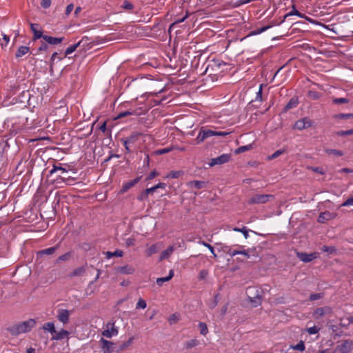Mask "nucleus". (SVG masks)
Masks as SVG:
<instances>
[{
    "label": "nucleus",
    "mask_w": 353,
    "mask_h": 353,
    "mask_svg": "<svg viewBox=\"0 0 353 353\" xmlns=\"http://www.w3.org/2000/svg\"><path fill=\"white\" fill-rule=\"evenodd\" d=\"M35 319H29L27 321L14 324L7 328V330L12 336H18L21 334L27 333L36 326Z\"/></svg>",
    "instance_id": "f257e3e1"
},
{
    "label": "nucleus",
    "mask_w": 353,
    "mask_h": 353,
    "mask_svg": "<svg viewBox=\"0 0 353 353\" xmlns=\"http://www.w3.org/2000/svg\"><path fill=\"white\" fill-rule=\"evenodd\" d=\"M228 132L216 131L212 130H204L203 128L200 130L199 135L196 137L198 143L203 142L205 139L212 136L225 137L229 134Z\"/></svg>",
    "instance_id": "f03ea898"
},
{
    "label": "nucleus",
    "mask_w": 353,
    "mask_h": 353,
    "mask_svg": "<svg viewBox=\"0 0 353 353\" xmlns=\"http://www.w3.org/2000/svg\"><path fill=\"white\" fill-rule=\"evenodd\" d=\"M353 349V342L345 340L342 344L338 345L334 350V353H348Z\"/></svg>",
    "instance_id": "7ed1b4c3"
},
{
    "label": "nucleus",
    "mask_w": 353,
    "mask_h": 353,
    "mask_svg": "<svg viewBox=\"0 0 353 353\" xmlns=\"http://www.w3.org/2000/svg\"><path fill=\"white\" fill-rule=\"evenodd\" d=\"M270 198H273L272 194H255L248 200L249 204H262L269 201Z\"/></svg>",
    "instance_id": "20e7f679"
},
{
    "label": "nucleus",
    "mask_w": 353,
    "mask_h": 353,
    "mask_svg": "<svg viewBox=\"0 0 353 353\" xmlns=\"http://www.w3.org/2000/svg\"><path fill=\"white\" fill-rule=\"evenodd\" d=\"M140 135H141L140 133L133 132L128 137L123 138V139H121V141L123 143V145H124L127 152H131V150H130V149L129 148V145L130 144L134 143L138 140L139 137Z\"/></svg>",
    "instance_id": "39448f33"
},
{
    "label": "nucleus",
    "mask_w": 353,
    "mask_h": 353,
    "mask_svg": "<svg viewBox=\"0 0 353 353\" xmlns=\"http://www.w3.org/2000/svg\"><path fill=\"white\" fill-rule=\"evenodd\" d=\"M100 343L101 344L103 353H112L116 352V350L118 347L115 346V344L113 342L105 340L103 338L100 339Z\"/></svg>",
    "instance_id": "423d86ee"
},
{
    "label": "nucleus",
    "mask_w": 353,
    "mask_h": 353,
    "mask_svg": "<svg viewBox=\"0 0 353 353\" xmlns=\"http://www.w3.org/2000/svg\"><path fill=\"white\" fill-rule=\"evenodd\" d=\"M66 112L67 110L65 107L59 106V108H57L50 114L51 119L55 121L62 120L63 119V117L65 115Z\"/></svg>",
    "instance_id": "0eeeda50"
},
{
    "label": "nucleus",
    "mask_w": 353,
    "mask_h": 353,
    "mask_svg": "<svg viewBox=\"0 0 353 353\" xmlns=\"http://www.w3.org/2000/svg\"><path fill=\"white\" fill-rule=\"evenodd\" d=\"M230 154H223L218 157L212 159L209 165L210 167H213L216 165H221L228 163L230 159Z\"/></svg>",
    "instance_id": "6e6552de"
},
{
    "label": "nucleus",
    "mask_w": 353,
    "mask_h": 353,
    "mask_svg": "<svg viewBox=\"0 0 353 353\" xmlns=\"http://www.w3.org/2000/svg\"><path fill=\"white\" fill-rule=\"evenodd\" d=\"M312 125V121L307 117H304L303 119L298 120L294 125V128L302 130L306 128H308Z\"/></svg>",
    "instance_id": "1a4fd4ad"
},
{
    "label": "nucleus",
    "mask_w": 353,
    "mask_h": 353,
    "mask_svg": "<svg viewBox=\"0 0 353 353\" xmlns=\"http://www.w3.org/2000/svg\"><path fill=\"white\" fill-rule=\"evenodd\" d=\"M332 313V310L330 307L325 306L322 307H318L316 308L314 313H313V317L316 319H319L321 316H323L326 314H330Z\"/></svg>",
    "instance_id": "9d476101"
},
{
    "label": "nucleus",
    "mask_w": 353,
    "mask_h": 353,
    "mask_svg": "<svg viewBox=\"0 0 353 353\" xmlns=\"http://www.w3.org/2000/svg\"><path fill=\"white\" fill-rule=\"evenodd\" d=\"M57 319L63 324H66L69 321L70 311L65 309H59L57 311Z\"/></svg>",
    "instance_id": "9b49d317"
},
{
    "label": "nucleus",
    "mask_w": 353,
    "mask_h": 353,
    "mask_svg": "<svg viewBox=\"0 0 353 353\" xmlns=\"http://www.w3.org/2000/svg\"><path fill=\"white\" fill-rule=\"evenodd\" d=\"M319 254L316 252H313L310 254H307L305 252H298L297 256L298 258L303 262L307 263L310 262L312 260L317 258Z\"/></svg>",
    "instance_id": "f8f14e48"
},
{
    "label": "nucleus",
    "mask_w": 353,
    "mask_h": 353,
    "mask_svg": "<svg viewBox=\"0 0 353 353\" xmlns=\"http://www.w3.org/2000/svg\"><path fill=\"white\" fill-rule=\"evenodd\" d=\"M108 329L103 331L102 335L107 338H111L112 336L118 334V329L114 327V323H108L107 324Z\"/></svg>",
    "instance_id": "ddd939ff"
},
{
    "label": "nucleus",
    "mask_w": 353,
    "mask_h": 353,
    "mask_svg": "<svg viewBox=\"0 0 353 353\" xmlns=\"http://www.w3.org/2000/svg\"><path fill=\"white\" fill-rule=\"evenodd\" d=\"M59 245L57 244L54 247H51L47 249L39 250L37 252V257L42 256L43 255H53L56 253Z\"/></svg>",
    "instance_id": "4468645a"
},
{
    "label": "nucleus",
    "mask_w": 353,
    "mask_h": 353,
    "mask_svg": "<svg viewBox=\"0 0 353 353\" xmlns=\"http://www.w3.org/2000/svg\"><path fill=\"white\" fill-rule=\"evenodd\" d=\"M335 217V214L334 213L330 212L328 211H325L324 212H321L319 217L318 221L319 223H325L327 221L331 220Z\"/></svg>",
    "instance_id": "2eb2a0df"
},
{
    "label": "nucleus",
    "mask_w": 353,
    "mask_h": 353,
    "mask_svg": "<svg viewBox=\"0 0 353 353\" xmlns=\"http://www.w3.org/2000/svg\"><path fill=\"white\" fill-rule=\"evenodd\" d=\"M86 272V265L80 266L73 270L69 274L68 276L72 278L74 276H82Z\"/></svg>",
    "instance_id": "dca6fc26"
},
{
    "label": "nucleus",
    "mask_w": 353,
    "mask_h": 353,
    "mask_svg": "<svg viewBox=\"0 0 353 353\" xmlns=\"http://www.w3.org/2000/svg\"><path fill=\"white\" fill-rule=\"evenodd\" d=\"M69 334L70 333L68 331L62 329L59 332L56 331V332L52 335L51 340H62L64 338H68Z\"/></svg>",
    "instance_id": "f3484780"
},
{
    "label": "nucleus",
    "mask_w": 353,
    "mask_h": 353,
    "mask_svg": "<svg viewBox=\"0 0 353 353\" xmlns=\"http://www.w3.org/2000/svg\"><path fill=\"white\" fill-rule=\"evenodd\" d=\"M117 271L123 274H131L134 272L135 270L132 266L126 265L117 267Z\"/></svg>",
    "instance_id": "a211bd4d"
},
{
    "label": "nucleus",
    "mask_w": 353,
    "mask_h": 353,
    "mask_svg": "<svg viewBox=\"0 0 353 353\" xmlns=\"http://www.w3.org/2000/svg\"><path fill=\"white\" fill-rule=\"evenodd\" d=\"M139 180L140 177H137L136 179L124 183L121 190V192L123 193L127 192L129 189L134 186L139 181Z\"/></svg>",
    "instance_id": "6ab92c4d"
},
{
    "label": "nucleus",
    "mask_w": 353,
    "mask_h": 353,
    "mask_svg": "<svg viewBox=\"0 0 353 353\" xmlns=\"http://www.w3.org/2000/svg\"><path fill=\"white\" fill-rule=\"evenodd\" d=\"M43 39L48 43L51 44V45H57V44L61 43L62 41L63 40V37L57 38V37H52L48 36V35H44V37H43Z\"/></svg>",
    "instance_id": "aec40b11"
},
{
    "label": "nucleus",
    "mask_w": 353,
    "mask_h": 353,
    "mask_svg": "<svg viewBox=\"0 0 353 353\" xmlns=\"http://www.w3.org/2000/svg\"><path fill=\"white\" fill-rule=\"evenodd\" d=\"M174 250V246H169L165 250L163 251L160 255L159 261L168 259Z\"/></svg>",
    "instance_id": "412c9836"
},
{
    "label": "nucleus",
    "mask_w": 353,
    "mask_h": 353,
    "mask_svg": "<svg viewBox=\"0 0 353 353\" xmlns=\"http://www.w3.org/2000/svg\"><path fill=\"white\" fill-rule=\"evenodd\" d=\"M133 340L134 337L132 336L128 341L123 342L117 347V349L116 350V352L119 353L120 352L123 351L124 350L129 347L132 345Z\"/></svg>",
    "instance_id": "4be33fe9"
},
{
    "label": "nucleus",
    "mask_w": 353,
    "mask_h": 353,
    "mask_svg": "<svg viewBox=\"0 0 353 353\" xmlns=\"http://www.w3.org/2000/svg\"><path fill=\"white\" fill-rule=\"evenodd\" d=\"M174 276V271L171 270L169 272V275L165 277H161L157 279V284L159 286H161L164 282L169 281Z\"/></svg>",
    "instance_id": "5701e85b"
},
{
    "label": "nucleus",
    "mask_w": 353,
    "mask_h": 353,
    "mask_svg": "<svg viewBox=\"0 0 353 353\" xmlns=\"http://www.w3.org/2000/svg\"><path fill=\"white\" fill-rule=\"evenodd\" d=\"M30 51V48L28 46H20L16 52L15 56L17 58L21 57L26 54Z\"/></svg>",
    "instance_id": "b1692460"
},
{
    "label": "nucleus",
    "mask_w": 353,
    "mask_h": 353,
    "mask_svg": "<svg viewBox=\"0 0 353 353\" xmlns=\"http://www.w3.org/2000/svg\"><path fill=\"white\" fill-rule=\"evenodd\" d=\"M246 294L248 299L256 296V295H260L259 290L254 287H249L247 288Z\"/></svg>",
    "instance_id": "393cba45"
},
{
    "label": "nucleus",
    "mask_w": 353,
    "mask_h": 353,
    "mask_svg": "<svg viewBox=\"0 0 353 353\" xmlns=\"http://www.w3.org/2000/svg\"><path fill=\"white\" fill-rule=\"evenodd\" d=\"M43 330L48 331L50 332L51 334H54V332H56L54 324L52 322H48L45 323L42 327Z\"/></svg>",
    "instance_id": "a878e982"
},
{
    "label": "nucleus",
    "mask_w": 353,
    "mask_h": 353,
    "mask_svg": "<svg viewBox=\"0 0 353 353\" xmlns=\"http://www.w3.org/2000/svg\"><path fill=\"white\" fill-rule=\"evenodd\" d=\"M190 185L197 190H200L206 186V182L203 181H192L190 182Z\"/></svg>",
    "instance_id": "bb28decb"
},
{
    "label": "nucleus",
    "mask_w": 353,
    "mask_h": 353,
    "mask_svg": "<svg viewBox=\"0 0 353 353\" xmlns=\"http://www.w3.org/2000/svg\"><path fill=\"white\" fill-rule=\"evenodd\" d=\"M292 15H297L298 17H299L301 18H304V19L309 20L307 17H306L305 14H301L298 10H296L294 6H293V10L291 12H290L289 13L286 14L284 16V18L286 19L287 17L292 16Z\"/></svg>",
    "instance_id": "cd10ccee"
},
{
    "label": "nucleus",
    "mask_w": 353,
    "mask_h": 353,
    "mask_svg": "<svg viewBox=\"0 0 353 353\" xmlns=\"http://www.w3.org/2000/svg\"><path fill=\"white\" fill-rule=\"evenodd\" d=\"M123 254V252L121 250H116L114 252H106L105 255L107 259H110L112 256L121 257Z\"/></svg>",
    "instance_id": "c85d7f7f"
},
{
    "label": "nucleus",
    "mask_w": 353,
    "mask_h": 353,
    "mask_svg": "<svg viewBox=\"0 0 353 353\" xmlns=\"http://www.w3.org/2000/svg\"><path fill=\"white\" fill-rule=\"evenodd\" d=\"M72 257V254L71 252H66L61 256H59L55 261V263H59L61 261H68L71 259Z\"/></svg>",
    "instance_id": "c756f323"
},
{
    "label": "nucleus",
    "mask_w": 353,
    "mask_h": 353,
    "mask_svg": "<svg viewBox=\"0 0 353 353\" xmlns=\"http://www.w3.org/2000/svg\"><path fill=\"white\" fill-rule=\"evenodd\" d=\"M249 300L250 302L252 304V306L257 307L261 303L262 296L261 295H256V296L249 299Z\"/></svg>",
    "instance_id": "7c9ffc66"
},
{
    "label": "nucleus",
    "mask_w": 353,
    "mask_h": 353,
    "mask_svg": "<svg viewBox=\"0 0 353 353\" xmlns=\"http://www.w3.org/2000/svg\"><path fill=\"white\" fill-rule=\"evenodd\" d=\"M199 343V341L197 339H191L185 343V347L186 349H190L193 347L198 345Z\"/></svg>",
    "instance_id": "2f4dec72"
},
{
    "label": "nucleus",
    "mask_w": 353,
    "mask_h": 353,
    "mask_svg": "<svg viewBox=\"0 0 353 353\" xmlns=\"http://www.w3.org/2000/svg\"><path fill=\"white\" fill-rule=\"evenodd\" d=\"M321 250L322 252H327L329 254H334V253H335L336 252V248L334 247H333V246L323 245L321 248Z\"/></svg>",
    "instance_id": "473e14b6"
},
{
    "label": "nucleus",
    "mask_w": 353,
    "mask_h": 353,
    "mask_svg": "<svg viewBox=\"0 0 353 353\" xmlns=\"http://www.w3.org/2000/svg\"><path fill=\"white\" fill-rule=\"evenodd\" d=\"M325 152L329 155L333 154L338 157H341L343 155V152L342 151L335 149H327L325 150Z\"/></svg>",
    "instance_id": "72a5a7b5"
},
{
    "label": "nucleus",
    "mask_w": 353,
    "mask_h": 353,
    "mask_svg": "<svg viewBox=\"0 0 353 353\" xmlns=\"http://www.w3.org/2000/svg\"><path fill=\"white\" fill-rule=\"evenodd\" d=\"M80 46V42L77 43L76 44L72 45L70 47H68L65 51V56H67L71 53H72L74 51L76 50V49L78 48V46Z\"/></svg>",
    "instance_id": "f704fd0d"
},
{
    "label": "nucleus",
    "mask_w": 353,
    "mask_h": 353,
    "mask_svg": "<svg viewBox=\"0 0 353 353\" xmlns=\"http://www.w3.org/2000/svg\"><path fill=\"white\" fill-rule=\"evenodd\" d=\"M251 148H252V145H247L241 146V147L238 148L234 151V153L236 154H239L243 153V152H244L245 151H248V150H250Z\"/></svg>",
    "instance_id": "c9c22d12"
},
{
    "label": "nucleus",
    "mask_w": 353,
    "mask_h": 353,
    "mask_svg": "<svg viewBox=\"0 0 353 353\" xmlns=\"http://www.w3.org/2000/svg\"><path fill=\"white\" fill-rule=\"evenodd\" d=\"M199 327L200 329L201 334L205 336L208 332V329L206 323H203V322H200L199 324Z\"/></svg>",
    "instance_id": "e433bc0d"
},
{
    "label": "nucleus",
    "mask_w": 353,
    "mask_h": 353,
    "mask_svg": "<svg viewBox=\"0 0 353 353\" xmlns=\"http://www.w3.org/2000/svg\"><path fill=\"white\" fill-rule=\"evenodd\" d=\"M182 174H183V172L181 171V170H179V171H171L170 172H169L168 174L167 177L168 178H172V179L179 178Z\"/></svg>",
    "instance_id": "4c0bfd02"
},
{
    "label": "nucleus",
    "mask_w": 353,
    "mask_h": 353,
    "mask_svg": "<svg viewBox=\"0 0 353 353\" xmlns=\"http://www.w3.org/2000/svg\"><path fill=\"white\" fill-rule=\"evenodd\" d=\"M284 152H285V150H278L276 152H274L272 155L268 156V160L274 159L277 158L278 157H279L280 155H281L282 154H283Z\"/></svg>",
    "instance_id": "58836bf2"
},
{
    "label": "nucleus",
    "mask_w": 353,
    "mask_h": 353,
    "mask_svg": "<svg viewBox=\"0 0 353 353\" xmlns=\"http://www.w3.org/2000/svg\"><path fill=\"white\" fill-rule=\"evenodd\" d=\"M159 249L157 244L152 245L148 250V255L151 256L154 253L158 252Z\"/></svg>",
    "instance_id": "ea45409f"
},
{
    "label": "nucleus",
    "mask_w": 353,
    "mask_h": 353,
    "mask_svg": "<svg viewBox=\"0 0 353 353\" xmlns=\"http://www.w3.org/2000/svg\"><path fill=\"white\" fill-rule=\"evenodd\" d=\"M174 149V147H173V146L160 149V150H158L156 151V154H165V153L172 151Z\"/></svg>",
    "instance_id": "a19ab883"
},
{
    "label": "nucleus",
    "mask_w": 353,
    "mask_h": 353,
    "mask_svg": "<svg viewBox=\"0 0 353 353\" xmlns=\"http://www.w3.org/2000/svg\"><path fill=\"white\" fill-rule=\"evenodd\" d=\"M292 349L299 350V351H303L305 350V344L303 341H300L298 344H296L294 346L292 347Z\"/></svg>",
    "instance_id": "79ce46f5"
},
{
    "label": "nucleus",
    "mask_w": 353,
    "mask_h": 353,
    "mask_svg": "<svg viewBox=\"0 0 353 353\" xmlns=\"http://www.w3.org/2000/svg\"><path fill=\"white\" fill-rule=\"evenodd\" d=\"M233 230L236 232H243V234L245 239H248L249 236L248 230L246 229L245 227H243L242 228H234Z\"/></svg>",
    "instance_id": "37998d69"
},
{
    "label": "nucleus",
    "mask_w": 353,
    "mask_h": 353,
    "mask_svg": "<svg viewBox=\"0 0 353 353\" xmlns=\"http://www.w3.org/2000/svg\"><path fill=\"white\" fill-rule=\"evenodd\" d=\"M336 118L342 119H347L350 118H353V114L352 113H348V114H339L335 116Z\"/></svg>",
    "instance_id": "c03bdc74"
},
{
    "label": "nucleus",
    "mask_w": 353,
    "mask_h": 353,
    "mask_svg": "<svg viewBox=\"0 0 353 353\" xmlns=\"http://www.w3.org/2000/svg\"><path fill=\"white\" fill-rule=\"evenodd\" d=\"M146 306H147L146 302L143 299H139V300L138 301V302L137 303L136 308L137 309H139V308L145 309L146 307Z\"/></svg>",
    "instance_id": "a18cd8bd"
},
{
    "label": "nucleus",
    "mask_w": 353,
    "mask_h": 353,
    "mask_svg": "<svg viewBox=\"0 0 353 353\" xmlns=\"http://www.w3.org/2000/svg\"><path fill=\"white\" fill-rule=\"evenodd\" d=\"M348 102L349 100L347 98H336L333 99V103L336 104L347 103Z\"/></svg>",
    "instance_id": "49530a36"
},
{
    "label": "nucleus",
    "mask_w": 353,
    "mask_h": 353,
    "mask_svg": "<svg viewBox=\"0 0 353 353\" xmlns=\"http://www.w3.org/2000/svg\"><path fill=\"white\" fill-rule=\"evenodd\" d=\"M57 171H61V174H64L67 172V170L62 168V167H58V166H54L53 169L50 171V174H53L54 172H56Z\"/></svg>",
    "instance_id": "de8ad7c7"
},
{
    "label": "nucleus",
    "mask_w": 353,
    "mask_h": 353,
    "mask_svg": "<svg viewBox=\"0 0 353 353\" xmlns=\"http://www.w3.org/2000/svg\"><path fill=\"white\" fill-rule=\"evenodd\" d=\"M121 7L125 10H132V9H133L134 6L130 2L128 1H125L123 2V4L121 6Z\"/></svg>",
    "instance_id": "09e8293b"
},
{
    "label": "nucleus",
    "mask_w": 353,
    "mask_h": 353,
    "mask_svg": "<svg viewBox=\"0 0 353 353\" xmlns=\"http://www.w3.org/2000/svg\"><path fill=\"white\" fill-rule=\"evenodd\" d=\"M319 331V328L317 327L316 326H313V327H309L307 328V332L310 334H315L316 333H318Z\"/></svg>",
    "instance_id": "8fccbe9b"
},
{
    "label": "nucleus",
    "mask_w": 353,
    "mask_h": 353,
    "mask_svg": "<svg viewBox=\"0 0 353 353\" xmlns=\"http://www.w3.org/2000/svg\"><path fill=\"white\" fill-rule=\"evenodd\" d=\"M321 293L311 294L310 296V301H316L322 298Z\"/></svg>",
    "instance_id": "3c124183"
},
{
    "label": "nucleus",
    "mask_w": 353,
    "mask_h": 353,
    "mask_svg": "<svg viewBox=\"0 0 353 353\" xmlns=\"http://www.w3.org/2000/svg\"><path fill=\"white\" fill-rule=\"evenodd\" d=\"M201 244L203 245H204L205 247H206L207 249H209L214 256H216V254L214 253V248L210 244H209L206 242H204V241H201Z\"/></svg>",
    "instance_id": "603ef678"
},
{
    "label": "nucleus",
    "mask_w": 353,
    "mask_h": 353,
    "mask_svg": "<svg viewBox=\"0 0 353 353\" xmlns=\"http://www.w3.org/2000/svg\"><path fill=\"white\" fill-rule=\"evenodd\" d=\"M188 17V13H187L185 14V17H183V18L181 19H177L176 21H175L174 23H172L171 25H170V28H172V27H174L176 24L179 23H181L183 21H184Z\"/></svg>",
    "instance_id": "864d4df0"
},
{
    "label": "nucleus",
    "mask_w": 353,
    "mask_h": 353,
    "mask_svg": "<svg viewBox=\"0 0 353 353\" xmlns=\"http://www.w3.org/2000/svg\"><path fill=\"white\" fill-rule=\"evenodd\" d=\"M353 205V196L349 197L345 201H344L341 206Z\"/></svg>",
    "instance_id": "5fc2aeb1"
},
{
    "label": "nucleus",
    "mask_w": 353,
    "mask_h": 353,
    "mask_svg": "<svg viewBox=\"0 0 353 353\" xmlns=\"http://www.w3.org/2000/svg\"><path fill=\"white\" fill-rule=\"evenodd\" d=\"M51 5V0H42L41 2V6L43 8H48Z\"/></svg>",
    "instance_id": "6e6d98bb"
},
{
    "label": "nucleus",
    "mask_w": 353,
    "mask_h": 353,
    "mask_svg": "<svg viewBox=\"0 0 353 353\" xmlns=\"http://www.w3.org/2000/svg\"><path fill=\"white\" fill-rule=\"evenodd\" d=\"M208 274V270H202L200 273H199V280H203L204 279L207 275Z\"/></svg>",
    "instance_id": "4d7b16f0"
},
{
    "label": "nucleus",
    "mask_w": 353,
    "mask_h": 353,
    "mask_svg": "<svg viewBox=\"0 0 353 353\" xmlns=\"http://www.w3.org/2000/svg\"><path fill=\"white\" fill-rule=\"evenodd\" d=\"M43 37H44V35L43 34L42 32L39 31V30H37V31H34V32L33 39L36 40V39H40L41 37L43 38Z\"/></svg>",
    "instance_id": "13d9d810"
},
{
    "label": "nucleus",
    "mask_w": 353,
    "mask_h": 353,
    "mask_svg": "<svg viewBox=\"0 0 353 353\" xmlns=\"http://www.w3.org/2000/svg\"><path fill=\"white\" fill-rule=\"evenodd\" d=\"M148 194L146 192L145 190L143 191L140 195L137 197V199L139 201H143L145 200L148 198Z\"/></svg>",
    "instance_id": "bf43d9fd"
},
{
    "label": "nucleus",
    "mask_w": 353,
    "mask_h": 353,
    "mask_svg": "<svg viewBox=\"0 0 353 353\" xmlns=\"http://www.w3.org/2000/svg\"><path fill=\"white\" fill-rule=\"evenodd\" d=\"M133 114H134L133 112L124 111V112L119 113V114L118 115V118H122V117H124L126 116L132 115Z\"/></svg>",
    "instance_id": "052dcab7"
},
{
    "label": "nucleus",
    "mask_w": 353,
    "mask_h": 353,
    "mask_svg": "<svg viewBox=\"0 0 353 353\" xmlns=\"http://www.w3.org/2000/svg\"><path fill=\"white\" fill-rule=\"evenodd\" d=\"M308 94H309V96L314 99H317L319 98V94L316 92L310 91Z\"/></svg>",
    "instance_id": "680f3d73"
},
{
    "label": "nucleus",
    "mask_w": 353,
    "mask_h": 353,
    "mask_svg": "<svg viewBox=\"0 0 353 353\" xmlns=\"http://www.w3.org/2000/svg\"><path fill=\"white\" fill-rule=\"evenodd\" d=\"M262 86L261 84L259 87V91L256 92V99H259V101H262Z\"/></svg>",
    "instance_id": "e2e57ef3"
},
{
    "label": "nucleus",
    "mask_w": 353,
    "mask_h": 353,
    "mask_svg": "<svg viewBox=\"0 0 353 353\" xmlns=\"http://www.w3.org/2000/svg\"><path fill=\"white\" fill-rule=\"evenodd\" d=\"M311 170H312L314 172L319 173L321 174H324L323 168H320V167H312Z\"/></svg>",
    "instance_id": "0e129e2a"
},
{
    "label": "nucleus",
    "mask_w": 353,
    "mask_h": 353,
    "mask_svg": "<svg viewBox=\"0 0 353 353\" xmlns=\"http://www.w3.org/2000/svg\"><path fill=\"white\" fill-rule=\"evenodd\" d=\"M73 8H74V6H73V4H72V3L69 4V5L67 6V8H66V10H65V14H66L67 16H68V15H69V14L71 13V12L72 11Z\"/></svg>",
    "instance_id": "69168bd1"
},
{
    "label": "nucleus",
    "mask_w": 353,
    "mask_h": 353,
    "mask_svg": "<svg viewBox=\"0 0 353 353\" xmlns=\"http://www.w3.org/2000/svg\"><path fill=\"white\" fill-rule=\"evenodd\" d=\"M157 175H158V173L156 171H152L150 174L147 177V180H152L154 179Z\"/></svg>",
    "instance_id": "338daca9"
},
{
    "label": "nucleus",
    "mask_w": 353,
    "mask_h": 353,
    "mask_svg": "<svg viewBox=\"0 0 353 353\" xmlns=\"http://www.w3.org/2000/svg\"><path fill=\"white\" fill-rule=\"evenodd\" d=\"M295 103L292 101V100H290V102H288L286 105L285 106V110L287 111L290 109L292 108V105H294Z\"/></svg>",
    "instance_id": "774afa93"
}]
</instances>
